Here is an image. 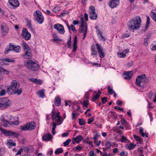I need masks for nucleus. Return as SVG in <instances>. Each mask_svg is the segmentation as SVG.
<instances>
[{"instance_id": "49", "label": "nucleus", "mask_w": 156, "mask_h": 156, "mask_svg": "<svg viewBox=\"0 0 156 156\" xmlns=\"http://www.w3.org/2000/svg\"><path fill=\"white\" fill-rule=\"evenodd\" d=\"M98 34H99L100 35L101 38L104 41H105L106 39L103 36L100 30H99L98 31Z\"/></svg>"}, {"instance_id": "35", "label": "nucleus", "mask_w": 156, "mask_h": 156, "mask_svg": "<svg viewBox=\"0 0 156 156\" xmlns=\"http://www.w3.org/2000/svg\"><path fill=\"white\" fill-rule=\"evenodd\" d=\"M7 144H8L11 145V146H15L16 145V143L13 142L12 140H8Z\"/></svg>"}, {"instance_id": "2", "label": "nucleus", "mask_w": 156, "mask_h": 156, "mask_svg": "<svg viewBox=\"0 0 156 156\" xmlns=\"http://www.w3.org/2000/svg\"><path fill=\"white\" fill-rule=\"evenodd\" d=\"M141 20L139 16H137L130 20L128 23V26L131 30H138L140 26Z\"/></svg>"}, {"instance_id": "22", "label": "nucleus", "mask_w": 156, "mask_h": 156, "mask_svg": "<svg viewBox=\"0 0 156 156\" xmlns=\"http://www.w3.org/2000/svg\"><path fill=\"white\" fill-rule=\"evenodd\" d=\"M30 80L34 83L37 84H41L42 82L40 80H38L36 78H31L29 79Z\"/></svg>"}, {"instance_id": "43", "label": "nucleus", "mask_w": 156, "mask_h": 156, "mask_svg": "<svg viewBox=\"0 0 156 156\" xmlns=\"http://www.w3.org/2000/svg\"><path fill=\"white\" fill-rule=\"evenodd\" d=\"M82 148L83 147L82 146H80L77 145L76 147H74L73 148V150H77L78 151H80Z\"/></svg>"}, {"instance_id": "51", "label": "nucleus", "mask_w": 156, "mask_h": 156, "mask_svg": "<svg viewBox=\"0 0 156 156\" xmlns=\"http://www.w3.org/2000/svg\"><path fill=\"white\" fill-rule=\"evenodd\" d=\"M88 101H84L83 103V105L84 107H87L88 105Z\"/></svg>"}, {"instance_id": "7", "label": "nucleus", "mask_w": 156, "mask_h": 156, "mask_svg": "<svg viewBox=\"0 0 156 156\" xmlns=\"http://www.w3.org/2000/svg\"><path fill=\"white\" fill-rule=\"evenodd\" d=\"M35 126L34 122H31L27 123L26 125L21 126L20 129L23 131L27 130H32L35 128Z\"/></svg>"}, {"instance_id": "36", "label": "nucleus", "mask_w": 156, "mask_h": 156, "mask_svg": "<svg viewBox=\"0 0 156 156\" xmlns=\"http://www.w3.org/2000/svg\"><path fill=\"white\" fill-rule=\"evenodd\" d=\"M1 121L4 123L5 124L7 125V123H9V121L6 120L4 119V117L2 116L1 119Z\"/></svg>"}, {"instance_id": "3", "label": "nucleus", "mask_w": 156, "mask_h": 156, "mask_svg": "<svg viewBox=\"0 0 156 156\" xmlns=\"http://www.w3.org/2000/svg\"><path fill=\"white\" fill-rule=\"evenodd\" d=\"M148 80L145 77V74L138 76L136 79V84L138 86L144 87L146 86V84Z\"/></svg>"}, {"instance_id": "38", "label": "nucleus", "mask_w": 156, "mask_h": 156, "mask_svg": "<svg viewBox=\"0 0 156 156\" xmlns=\"http://www.w3.org/2000/svg\"><path fill=\"white\" fill-rule=\"evenodd\" d=\"M71 141V139H68L66 141L64 142L63 144L64 146H66L69 145Z\"/></svg>"}, {"instance_id": "57", "label": "nucleus", "mask_w": 156, "mask_h": 156, "mask_svg": "<svg viewBox=\"0 0 156 156\" xmlns=\"http://www.w3.org/2000/svg\"><path fill=\"white\" fill-rule=\"evenodd\" d=\"M107 99L106 97L102 98L101 100L102 103L104 104H105L107 101Z\"/></svg>"}, {"instance_id": "25", "label": "nucleus", "mask_w": 156, "mask_h": 156, "mask_svg": "<svg viewBox=\"0 0 156 156\" xmlns=\"http://www.w3.org/2000/svg\"><path fill=\"white\" fill-rule=\"evenodd\" d=\"M55 103L57 106H59L61 104V98L58 97H56L55 99Z\"/></svg>"}, {"instance_id": "14", "label": "nucleus", "mask_w": 156, "mask_h": 156, "mask_svg": "<svg viewBox=\"0 0 156 156\" xmlns=\"http://www.w3.org/2000/svg\"><path fill=\"white\" fill-rule=\"evenodd\" d=\"M9 50L15 51L16 53H19L21 51V48L19 45L15 46L12 44L11 43L9 44Z\"/></svg>"}, {"instance_id": "40", "label": "nucleus", "mask_w": 156, "mask_h": 156, "mask_svg": "<svg viewBox=\"0 0 156 156\" xmlns=\"http://www.w3.org/2000/svg\"><path fill=\"white\" fill-rule=\"evenodd\" d=\"M146 17H147V23H146V29H147L148 27L149 24L150 23V18L148 16H147Z\"/></svg>"}, {"instance_id": "11", "label": "nucleus", "mask_w": 156, "mask_h": 156, "mask_svg": "<svg viewBox=\"0 0 156 156\" xmlns=\"http://www.w3.org/2000/svg\"><path fill=\"white\" fill-rule=\"evenodd\" d=\"M53 27L60 34H64L65 30L62 25L59 23L56 24L54 25Z\"/></svg>"}, {"instance_id": "20", "label": "nucleus", "mask_w": 156, "mask_h": 156, "mask_svg": "<svg viewBox=\"0 0 156 156\" xmlns=\"http://www.w3.org/2000/svg\"><path fill=\"white\" fill-rule=\"evenodd\" d=\"M52 138V136L51 134L47 133L43 136L42 139L45 141H48L50 140Z\"/></svg>"}, {"instance_id": "52", "label": "nucleus", "mask_w": 156, "mask_h": 156, "mask_svg": "<svg viewBox=\"0 0 156 156\" xmlns=\"http://www.w3.org/2000/svg\"><path fill=\"white\" fill-rule=\"evenodd\" d=\"M100 136V135L98 134L97 133L93 137V139L94 140V141H95L96 140H98V138Z\"/></svg>"}, {"instance_id": "48", "label": "nucleus", "mask_w": 156, "mask_h": 156, "mask_svg": "<svg viewBox=\"0 0 156 156\" xmlns=\"http://www.w3.org/2000/svg\"><path fill=\"white\" fill-rule=\"evenodd\" d=\"M121 124L123 125H126L127 124L126 121L124 119H122L121 120Z\"/></svg>"}, {"instance_id": "54", "label": "nucleus", "mask_w": 156, "mask_h": 156, "mask_svg": "<svg viewBox=\"0 0 156 156\" xmlns=\"http://www.w3.org/2000/svg\"><path fill=\"white\" fill-rule=\"evenodd\" d=\"M27 25L29 27L30 29H31L32 28V27L31 26L32 24L31 21H27Z\"/></svg>"}, {"instance_id": "46", "label": "nucleus", "mask_w": 156, "mask_h": 156, "mask_svg": "<svg viewBox=\"0 0 156 156\" xmlns=\"http://www.w3.org/2000/svg\"><path fill=\"white\" fill-rule=\"evenodd\" d=\"M79 123L80 125L82 126L84 125L85 123V122L83 119H79Z\"/></svg>"}, {"instance_id": "31", "label": "nucleus", "mask_w": 156, "mask_h": 156, "mask_svg": "<svg viewBox=\"0 0 156 156\" xmlns=\"http://www.w3.org/2000/svg\"><path fill=\"white\" fill-rule=\"evenodd\" d=\"M55 122H60V123L58 125H59L62 124V117L61 116L58 117H55Z\"/></svg>"}, {"instance_id": "56", "label": "nucleus", "mask_w": 156, "mask_h": 156, "mask_svg": "<svg viewBox=\"0 0 156 156\" xmlns=\"http://www.w3.org/2000/svg\"><path fill=\"white\" fill-rule=\"evenodd\" d=\"M5 149L3 147H0V154H3L5 152Z\"/></svg>"}, {"instance_id": "6", "label": "nucleus", "mask_w": 156, "mask_h": 156, "mask_svg": "<svg viewBox=\"0 0 156 156\" xmlns=\"http://www.w3.org/2000/svg\"><path fill=\"white\" fill-rule=\"evenodd\" d=\"M35 20L39 24H42L44 21V18L41 12L38 10H36L33 14Z\"/></svg>"}, {"instance_id": "61", "label": "nucleus", "mask_w": 156, "mask_h": 156, "mask_svg": "<svg viewBox=\"0 0 156 156\" xmlns=\"http://www.w3.org/2000/svg\"><path fill=\"white\" fill-rule=\"evenodd\" d=\"M129 36V34L127 33H126L125 34H123L122 35V37L123 38H125L126 37H127Z\"/></svg>"}, {"instance_id": "59", "label": "nucleus", "mask_w": 156, "mask_h": 156, "mask_svg": "<svg viewBox=\"0 0 156 156\" xmlns=\"http://www.w3.org/2000/svg\"><path fill=\"white\" fill-rule=\"evenodd\" d=\"M93 120H94L93 118L91 117L88 119L87 122L88 124H90L93 121Z\"/></svg>"}, {"instance_id": "58", "label": "nucleus", "mask_w": 156, "mask_h": 156, "mask_svg": "<svg viewBox=\"0 0 156 156\" xmlns=\"http://www.w3.org/2000/svg\"><path fill=\"white\" fill-rule=\"evenodd\" d=\"M75 113H76L75 111H74L72 113L73 119H76V118H75V115H76Z\"/></svg>"}, {"instance_id": "19", "label": "nucleus", "mask_w": 156, "mask_h": 156, "mask_svg": "<svg viewBox=\"0 0 156 156\" xmlns=\"http://www.w3.org/2000/svg\"><path fill=\"white\" fill-rule=\"evenodd\" d=\"M10 5L13 7H17L20 4L17 0H9Z\"/></svg>"}, {"instance_id": "62", "label": "nucleus", "mask_w": 156, "mask_h": 156, "mask_svg": "<svg viewBox=\"0 0 156 156\" xmlns=\"http://www.w3.org/2000/svg\"><path fill=\"white\" fill-rule=\"evenodd\" d=\"M23 151V150L22 149H20L18 151L17 153L16 154V155H18L20 154Z\"/></svg>"}, {"instance_id": "23", "label": "nucleus", "mask_w": 156, "mask_h": 156, "mask_svg": "<svg viewBox=\"0 0 156 156\" xmlns=\"http://www.w3.org/2000/svg\"><path fill=\"white\" fill-rule=\"evenodd\" d=\"M2 32L3 34H5L8 31V29L7 27L2 24L1 26Z\"/></svg>"}, {"instance_id": "60", "label": "nucleus", "mask_w": 156, "mask_h": 156, "mask_svg": "<svg viewBox=\"0 0 156 156\" xmlns=\"http://www.w3.org/2000/svg\"><path fill=\"white\" fill-rule=\"evenodd\" d=\"M70 27H71V30L73 31L74 32V31H76L75 28V27L73 25H70Z\"/></svg>"}, {"instance_id": "17", "label": "nucleus", "mask_w": 156, "mask_h": 156, "mask_svg": "<svg viewBox=\"0 0 156 156\" xmlns=\"http://www.w3.org/2000/svg\"><path fill=\"white\" fill-rule=\"evenodd\" d=\"M119 0H111L109 3V6L112 8L116 7L119 4Z\"/></svg>"}, {"instance_id": "12", "label": "nucleus", "mask_w": 156, "mask_h": 156, "mask_svg": "<svg viewBox=\"0 0 156 156\" xmlns=\"http://www.w3.org/2000/svg\"><path fill=\"white\" fill-rule=\"evenodd\" d=\"M21 35L26 40H29L31 36L30 33L28 32L27 29L25 28L23 29Z\"/></svg>"}, {"instance_id": "21", "label": "nucleus", "mask_w": 156, "mask_h": 156, "mask_svg": "<svg viewBox=\"0 0 156 156\" xmlns=\"http://www.w3.org/2000/svg\"><path fill=\"white\" fill-rule=\"evenodd\" d=\"M1 60L3 61L4 64L5 65H8V62H15L14 60L8 58H3Z\"/></svg>"}, {"instance_id": "47", "label": "nucleus", "mask_w": 156, "mask_h": 156, "mask_svg": "<svg viewBox=\"0 0 156 156\" xmlns=\"http://www.w3.org/2000/svg\"><path fill=\"white\" fill-rule=\"evenodd\" d=\"M6 94V90L5 89H2L0 91V96H3Z\"/></svg>"}, {"instance_id": "28", "label": "nucleus", "mask_w": 156, "mask_h": 156, "mask_svg": "<svg viewBox=\"0 0 156 156\" xmlns=\"http://www.w3.org/2000/svg\"><path fill=\"white\" fill-rule=\"evenodd\" d=\"M52 36L53 37V41H62V39H59V37H58V36L55 33H54L53 34Z\"/></svg>"}, {"instance_id": "37", "label": "nucleus", "mask_w": 156, "mask_h": 156, "mask_svg": "<svg viewBox=\"0 0 156 156\" xmlns=\"http://www.w3.org/2000/svg\"><path fill=\"white\" fill-rule=\"evenodd\" d=\"M136 145L135 144L130 143L129 146V148L130 150L133 149L136 146Z\"/></svg>"}, {"instance_id": "63", "label": "nucleus", "mask_w": 156, "mask_h": 156, "mask_svg": "<svg viewBox=\"0 0 156 156\" xmlns=\"http://www.w3.org/2000/svg\"><path fill=\"white\" fill-rule=\"evenodd\" d=\"M151 48L152 50H156V45H152L151 46Z\"/></svg>"}, {"instance_id": "26", "label": "nucleus", "mask_w": 156, "mask_h": 156, "mask_svg": "<svg viewBox=\"0 0 156 156\" xmlns=\"http://www.w3.org/2000/svg\"><path fill=\"white\" fill-rule=\"evenodd\" d=\"M45 90L44 89H43L41 90L38 91L37 93V94H38L39 97L42 98H43L44 97V91Z\"/></svg>"}, {"instance_id": "33", "label": "nucleus", "mask_w": 156, "mask_h": 156, "mask_svg": "<svg viewBox=\"0 0 156 156\" xmlns=\"http://www.w3.org/2000/svg\"><path fill=\"white\" fill-rule=\"evenodd\" d=\"M52 127H53V128H52V133L54 135L55 133V128H56V126L57 125L54 122H52Z\"/></svg>"}, {"instance_id": "55", "label": "nucleus", "mask_w": 156, "mask_h": 156, "mask_svg": "<svg viewBox=\"0 0 156 156\" xmlns=\"http://www.w3.org/2000/svg\"><path fill=\"white\" fill-rule=\"evenodd\" d=\"M100 97V95H98V94H97L94 96V97L92 98V99L93 100H96V99H98Z\"/></svg>"}, {"instance_id": "18", "label": "nucleus", "mask_w": 156, "mask_h": 156, "mask_svg": "<svg viewBox=\"0 0 156 156\" xmlns=\"http://www.w3.org/2000/svg\"><path fill=\"white\" fill-rule=\"evenodd\" d=\"M132 73L133 71H128L125 73H124L123 76L125 79L129 80L132 77Z\"/></svg>"}, {"instance_id": "5", "label": "nucleus", "mask_w": 156, "mask_h": 156, "mask_svg": "<svg viewBox=\"0 0 156 156\" xmlns=\"http://www.w3.org/2000/svg\"><path fill=\"white\" fill-rule=\"evenodd\" d=\"M83 18H81V25L80 26V32L81 33L83 32H84L83 39L84 40L86 35L87 31V23L86 22H84L83 20Z\"/></svg>"}, {"instance_id": "34", "label": "nucleus", "mask_w": 156, "mask_h": 156, "mask_svg": "<svg viewBox=\"0 0 156 156\" xmlns=\"http://www.w3.org/2000/svg\"><path fill=\"white\" fill-rule=\"evenodd\" d=\"M150 16L152 18L153 20H154L156 17V14L155 12H154L153 11H151L150 13Z\"/></svg>"}, {"instance_id": "13", "label": "nucleus", "mask_w": 156, "mask_h": 156, "mask_svg": "<svg viewBox=\"0 0 156 156\" xmlns=\"http://www.w3.org/2000/svg\"><path fill=\"white\" fill-rule=\"evenodd\" d=\"M24 54H23L22 57L25 59H31L33 56L32 51L30 49H29L24 51Z\"/></svg>"}, {"instance_id": "53", "label": "nucleus", "mask_w": 156, "mask_h": 156, "mask_svg": "<svg viewBox=\"0 0 156 156\" xmlns=\"http://www.w3.org/2000/svg\"><path fill=\"white\" fill-rule=\"evenodd\" d=\"M71 37H70L69 40L67 42V46L68 48H71Z\"/></svg>"}, {"instance_id": "45", "label": "nucleus", "mask_w": 156, "mask_h": 156, "mask_svg": "<svg viewBox=\"0 0 156 156\" xmlns=\"http://www.w3.org/2000/svg\"><path fill=\"white\" fill-rule=\"evenodd\" d=\"M105 146L106 147L108 148H109L112 146V144L110 142L107 141L105 144Z\"/></svg>"}, {"instance_id": "30", "label": "nucleus", "mask_w": 156, "mask_h": 156, "mask_svg": "<svg viewBox=\"0 0 156 156\" xmlns=\"http://www.w3.org/2000/svg\"><path fill=\"white\" fill-rule=\"evenodd\" d=\"M22 45L24 50V51L27 50L29 49H30L28 46L25 42L22 43Z\"/></svg>"}, {"instance_id": "39", "label": "nucleus", "mask_w": 156, "mask_h": 156, "mask_svg": "<svg viewBox=\"0 0 156 156\" xmlns=\"http://www.w3.org/2000/svg\"><path fill=\"white\" fill-rule=\"evenodd\" d=\"M133 137L138 142H141V140L140 137L135 134L133 135Z\"/></svg>"}, {"instance_id": "29", "label": "nucleus", "mask_w": 156, "mask_h": 156, "mask_svg": "<svg viewBox=\"0 0 156 156\" xmlns=\"http://www.w3.org/2000/svg\"><path fill=\"white\" fill-rule=\"evenodd\" d=\"M144 129L142 127H140L139 129V133L143 137L146 136V137H148V136L146 133H144Z\"/></svg>"}, {"instance_id": "27", "label": "nucleus", "mask_w": 156, "mask_h": 156, "mask_svg": "<svg viewBox=\"0 0 156 156\" xmlns=\"http://www.w3.org/2000/svg\"><path fill=\"white\" fill-rule=\"evenodd\" d=\"M91 54L92 55H96L97 54V51H96L95 46L94 44L92 45L91 48Z\"/></svg>"}, {"instance_id": "32", "label": "nucleus", "mask_w": 156, "mask_h": 156, "mask_svg": "<svg viewBox=\"0 0 156 156\" xmlns=\"http://www.w3.org/2000/svg\"><path fill=\"white\" fill-rule=\"evenodd\" d=\"M63 149L60 147L57 149L55 151V153L56 154H58L63 152Z\"/></svg>"}, {"instance_id": "41", "label": "nucleus", "mask_w": 156, "mask_h": 156, "mask_svg": "<svg viewBox=\"0 0 156 156\" xmlns=\"http://www.w3.org/2000/svg\"><path fill=\"white\" fill-rule=\"evenodd\" d=\"M118 56L120 58H124L126 56V54H124L123 53H118Z\"/></svg>"}, {"instance_id": "4", "label": "nucleus", "mask_w": 156, "mask_h": 156, "mask_svg": "<svg viewBox=\"0 0 156 156\" xmlns=\"http://www.w3.org/2000/svg\"><path fill=\"white\" fill-rule=\"evenodd\" d=\"M25 65L29 69L33 71H37L39 69V65L35 62L30 60L25 62Z\"/></svg>"}, {"instance_id": "24", "label": "nucleus", "mask_w": 156, "mask_h": 156, "mask_svg": "<svg viewBox=\"0 0 156 156\" xmlns=\"http://www.w3.org/2000/svg\"><path fill=\"white\" fill-rule=\"evenodd\" d=\"M77 38L76 36L74 39V41L73 43V51H76L77 49Z\"/></svg>"}, {"instance_id": "16", "label": "nucleus", "mask_w": 156, "mask_h": 156, "mask_svg": "<svg viewBox=\"0 0 156 156\" xmlns=\"http://www.w3.org/2000/svg\"><path fill=\"white\" fill-rule=\"evenodd\" d=\"M83 140V137L81 135L76 136L75 137H73L72 140V143L75 144V143L79 144Z\"/></svg>"}, {"instance_id": "10", "label": "nucleus", "mask_w": 156, "mask_h": 156, "mask_svg": "<svg viewBox=\"0 0 156 156\" xmlns=\"http://www.w3.org/2000/svg\"><path fill=\"white\" fill-rule=\"evenodd\" d=\"M89 17L91 19L96 20L97 18V14L95 12V8L94 6L91 5L89 9Z\"/></svg>"}, {"instance_id": "44", "label": "nucleus", "mask_w": 156, "mask_h": 156, "mask_svg": "<svg viewBox=\"0 0 156 156\" xmlns=\"http://www.w3.org/2000/svg\"><path fill=\"white\" fill-rule=\"evenodd\" d=\"M121 142H127V138L123 136H122L121 138Z\"/></svg>"}, {"instance_id": "15", "label": "nucleus", "mask_w": 156, "mask_h": 156, "mask_svg": "<svg viewBox=\"0 0 156 156\" xmlns=\"http://www.w3.org/2000/svg\"><path fill=\"white\" fill-rule=\"evenodd\" d=\"M97 48L99 54V56L101 58H102L105 56V53L103 52V48L98 43L96 44Z\"/></svg>"}, {"instance_id": "8", "label": "nucleus", "mask_w": 156, "mask_h": 156, "mask_svg": "<svg viewBox=\"0 0 156 156\" xmlns=\"http://www.w3.org/2000/svg\"><path fill=\"white\" fill-rule=\"evenodd\" d=\"M10 101L8 98H2L0 100V108L5 109L10 105Z\"/></svg>"}, {"instance_id": "1", "label": "nucleus", "mask_w": 156, "mask_h": 156, "mask_svg": "<svg viewBox=\"0 0 156 156\" xmlns=\"http://www.w3.org/2000/svg\"><path fill=\"white\" fill-rule=\"evenodd\" d=\"M20 84L19 82L15 80H12L11 82V85L7 88L6 91L8 92L11 90L14 94L20 95L22 93L23 90L20 88Z\"/></svg>"}, {"instance_id": "9", "label": "nucleus", "mask_w": 156, "mask_h": 156, "mask_svg": "<svg viewBox=\"0 0 156 156\" xmlns=\"http://www.w3.org/2000/svg\"><path fill=\"white\" fill-rule=\"evenodd\" d=\"M0 130L6 136H12L17 137L20 136V134L18 133L15 132L11 130L7 131L2 128H0Z\"/></svg>"}, {"instance_id": "42", "label": "nucleus", "mask_w": 156, "mask_h": 156, "mask_svg": "<svg viewBox=\"0 0 156 156\" xmlns=\"http://www.w3.org/2000/svg\"><path fill=\"white\" fill-rule=\"evenodd\" d=\"M108 92L111 95L114 92L113 91V89L112 88H111L109 86L108 87Z\"/></svg>"}, {"instance_id": "64", "label": "nucleus", "mask_w": 156, "mask_h": 156, "mask_svg": "<svg viewBox=\"0 0 156 156\" xmlns=\"http://www.w3.org/2000/svg\"><path fill=\"white\" fill-rule=\"evenodd\" d=\"M122 103V102L119 100H118L116 102V104L119 105H121Z\"/></svg>"}, {"instance_id": "50", "label": "nucleus", "mask_w": 156, "mask_h": 156, "mask_svg": "<svg viewBox=\"0 0 156 156\" xmlns=\"http://www.w3.org/2000/svg\"><path fill=\"white\" fill-rule=\"evenodd\" d=\"M88 154L90 156H96V154L94 153L93 151L89 152Z\"/></svg>"}]
</instances>
